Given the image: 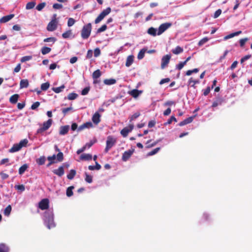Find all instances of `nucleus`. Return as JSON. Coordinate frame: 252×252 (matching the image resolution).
Here are the masks:
<instances>
[{
  "label": "nucleus",
  "mask_w": 252,
  "mask_h": 252,
  "mask_svg": "<svg viewBox=\"0 0 252 252\" xmlns=\"http://www.w3.org/2000/svg\"><path fill=\"white\" fill-rule=\"evenodd\" d=\"M43 217L44 223L49 229L55 226L54 215L52 211L50 210L45 211Z\"/></svg>",
  "instance_id": "nucleus-1"
},
{
  "label": "nucleus",
  "mask_w": 252,
  "mask_h": 252,
  "mask_svg": "<svg viewBox=\"0 0 252 252\" xmlns=\"http://www.w3.org/2000/svg\"><path fill=\"white\" fill-rule=\"evenodd\" d=\"M92 29V24L90 23L84 25L81 32V37L84 39H88L90 36Z\"/></svg>",
  "instance_id": "nucleus-2"
},
{
  "label": "nucleus",
  "mask_w": 252,
  "mask_h": 252,
  "mask_svg": "<svg viewBox=\"0 0 252 252\" xmlns=\"http://www.w3.org/2000/svg\"><path fill=\"white\" fill-rule=\"evenodd\" d=\"M111 9L109 7L103 10L95 19L94 21L95 24L99 23L101 21H102L104 19V18L106 16L108 15L111 12Z\"/></svg>",
  "instance_id": "nucleus-3"
},
{
  "label": "nucleus",
  "mask_w": 252,
  "mask_h": 252,
  "mask_svg": "<svg viewBox=\"0 0 252 252\" xmlns=\"http://www.w3.org/2000/svg\"><path fill=\"white\" fill-rule=\"evenodd\" d=\"M53 120L51 119L43 123L42 126L38 128L37 130V133H42L44 131L47 130L51 126Z\"/></svg>",
  "instance_id": "nucleus-4"
},
{
  "label": "nucleus",
  "mask_w": 252,
  "mask_h": 252,
  "mask_svg": "<svg viewBox=\"0 0 252 252\" xmlns=\"http://www.w3.org/2000/svg\"><path fill=\"white\" fill-rule=\"evenodd\" d=\"M116 140L111 136L107 137L106 140V146L105 149V152L107 153L109 150L115 144Z\"/></svg>",
  "instance_id": "nucleus-5"
},
{
  "label": "nucleus",
  "mask_w": 252,
  "mask_h": 252,
  "mask_svg": "<svg viewBox=\"0 0 252 252\" xmlns=\"http://www.w3.org/2000/svg\"><path fill=\"white\" fill-rule=\"evenodd\" d=\"M172 26L171 23H164L161 24L158 27L157 34L158 35L161 34L166 30Z\"/></svg>",
  "instance_id": "nucleus-6"
},
{
  "label": "nucleus",
  "mask_w": 252,
  "mask_h": 252,
  "mask_svg": "<svg viewBox=\"0 0 252 252\" xmlns=\"http://www.w3.org/2000/svg\"><path fill=\"white\" fill-rule=\"evenodd\" d=\"M49 206V201L47 198L43 199L38 203V208L42 210L48 209Z\"/></svg>",
  "instance_id": "nucleus-7"
},
{
  "label": "nucleus",
  "mask_w": 252,
  "mask_h": 252,
  "mask_svg": "<svg viewBox=\"0 0 252 252\" xmlns=\"http://www.w3.org/2000/svg\"><path fill=\"white\" fill-rule=\"evenodd\" d=\"M133 127V124H129L128 126L124 127L121 131V134L123 137H126L127 136L128 133L132 130Z\"/></svg>",
  "instance_id": "nucleus-8"
},
{
  "label": "nucleus",
  "mask_w": 252,
  "mask_h": 252,
  "mask_svg": "<svg viewBox=\"0 0 252 252\" xmlns=\"http://www.w3.org/2000/svg\"><path fill=\"white\" fill-rule=\"evenodd\" d=\"M58 25V21H51L47 26V30L49 32H53L56 30Z\"/></svg>",
  "instance_id": "nucleus-9"
},
{
  "label": "nucleus",
  "mask_w": 252,
  "mask_h": 252,
  "mask_svg": "<svg viewBox=\"0 0 252 252\" xmlns=\"http://www.w3.org/2000/svg\"><path fill=\"white\" fill-rule=\"evenodd\" d=\"M171 58V56L170 55H166L163 56L161 59V67L163 69L169 63L170 60Z\"/></svg>",
  "instance_id": "nucleus-10"
},
{
  "label": "nucleus",
  "mask_w": 252,
  "mask_h": 252,
  "mask_svg": "<svg viewBox=\"0 0 252 252\" xmlns=\"http://www.w3.org/2000/svg\"><path fill=\"white\" fill-rule=\"evenodd\" d=\"M134 152V150H129L128 151H125L122 156V160L124 161H126L129 158L131 157L133 153Z\"/></svg>",
  "instance_id": "nucleus-11"
},
{
  "label": "nucleus",
  "mask_w": 252,
  "mask_h": 252,
  "mask_svg": "<svg viewBox=\"0 0 252 252\" xmlns=\"http://www.w3.org/2000/svg\"><path fill=\"white\" fill-rule=\"evenodd\" d=\"M100 115L98 112H96L92 117V121L93 123L97 125L100 122Z\"/></svg>",
  "instance_id": "nucleus-12"
},
{
  "label": "nucleus",
  "mask_w": 252,
  "mask_h": 252,
  "mask_svg": "<svg viewBox=\"0 0 252 252\" xmlns=\"http://www.w3.org/2000/svg\"><path fill=\"white\" fill-rule=\"evenodd\" d=\"M53 172L59 177L62 176L64 173L63 166H60L58 169L53 170Z\"/></svg>",
  "instance_id": "nucleus-13"
},
{
  "label": "nucleus",
  "mask_w": 252,
  "mask_h": 252,
  "mask_svg": "<svg viewBox=\"0 0 252 252\" xmlns=\"http://www.w3.org/2000/svg\"><path fill=\"white\" fill-rule=\"evenodd\" d=\"M194 116H191L189 117L186 119H185L184 121L181 122L179 124V126H185L186 125H187L188 124H189L191 123L194 119Z\"/></svg>",
  "instance_id": "nucleus-14"
},
{
  "label": "nucleus",
  "mask_w": 252,
  "mask_h": 252,
  "mask_svg": "<svg viewBox=\"0 0 252 252\" xmlns=\"http://www.w3.org/2000/svg\"><path fill=\"white\" fill-rule=\"evenodd\" d=\"M14 17V14H9L5 16L2 17L0 19V23H5L9 20H10L12 18Z\"/></svg>",
  "instance_id": "nucleus-15"
},
{
  "label": "nucleus",
  "mask_w": 252,
  "mask_h": 252,
  "mask_svg": "<svg viewBox=\"0 0 252 252\" xmlns=\"http://www.w3.org/2000/svg\"><path fill=\"white\" fill-rule=\"evenodd\" d=\"M69 129V126H62L60 127L59 134L60 135H65L68 132Z\"/></svg>",
  "instance_id": "nucleus-16"
},
{
  "label": "nucleus",
  "mask_w": 252,
  "mask_h": 252,
  "mask_svg": "<svg viewBox=\"0 0 252 252\" xmlns=\"http://www.w3.org/2000/svg\"><path fill=\"white\" fill-rule=\"evenodd\" d=\"M19 95L18 94H14L11 96L9 98V101L12 104H15L17 102Z\"/></svg>",
  "instance_id": "nucleus-17"
},
{
  "label": "nucleus",
  "mask_w": 252,
  "mask_h": 252,
  "mask_svg": "<svg viewBox=\"0 0 252 252\" xmlns=\"http://www.w3.org/2000/svg\"><path fill=\"white\" fill-rule=\"evenodd\" d=\"M21 148L18 143L15 144L13 146L9 149V151L10 153H14L20 150Z\"/></svg>",
  "instance_id": "nucleus-18"
},
{
  "label": "nucleus",
  "mask_w": 252,
  "mask_h": 252,
  "mask_svg": "<svg viewBox=\"0 0 252 252\" xmlns=\"http://www.w3.org/2000/svg\"><path fill=\"white\" fill-rule=\"evenodd\" d=\"M80 159L83 160H90L92 159V155L90 154H83L81 155Z\"/></svg>",
  "instance_id": "nucleus-19"
},
{
  "label": "nucleus",
  "mask_w": 252,
  "mask_h": 252,
  "mask_svg": "<svg viewBox=\"0 0 252 252\" xmlns=\"http://www.w3.org/2000/svg\"><path fill=\"white\" fill-rule=\"evenodd\" d=\"M161 141V139H159L158 140H157L156 141L153 142L152 144H149L150 142L151 141V140H149L147 141L146 144L147 145L146 147V148L149 149L155 146H156L158 142H160Z\"/></svg>",
  "instance_id": "nucleus-20"
},
{
  "label": "nucleus",
  "mask_w": 252,
  "mask_h": 252,
  "mask_svg": "<svg viewBox=\"0 0 252 252\" xmlns=\"http://www.w3.org/2000/svg\"><path fill=\"white\" fill-rule=\"evenodd\" d=\"M29 85V81L27 79H22L20 83V88H27Z\"/></svg>",
  "instance_id": "nucleus-21"
},
{
  "label": "nucleus",
  "mask_w": 252,
  "mask_h": 252,
  "mask_svg": "<svg viewBox=\"0 0 252 252\" xmlns=\"http://www.w3.org/2000/svg\"><path fill=\"white\" fill-rule=\"evenodd\" d=\"M0 252H9V248L5 244L0 243Z\"/></svg>",
  "instance_id": "nucleus-22"
},
{
  "label": "nucleus",
  "mask_w": 252,
  "mask_h": 252,
  "mask_svg": "<svg viewBox=\"0 0 252 252\" xmlns=\"http://www.w3.org/2000/svg\"><path fill=\"white\" fill-rule=\"evenodd\" d=\"M142 93L141 91L133 89L129 92V94L134 98H136Z\"/></svg>",
  "instance_id": "nucleus-23"
},
{
  "label": "nucleus",
  "mask_w": 252,
  "mask_h": 252,
  "mask_svg": "<svg viewBox=\"0 0 252 252\" xmlns=\"http://www.w3.org/2000/svg\"><path fill=\"white\" fill-rule=\"evenodd\" d=\"M134 57L132 55H130L127 57L126 63V66L127 67L130 66L133 62Z\"/></svg>",
  "instance_id": "nucleus-24"
},
{
  "label": "nucleus",
  "mask_w": 252,
  "mask_h": 252,
  "mask_svg": "<svg viewBox=\"0 0 252 252\" xmlns=\"http://www.w3.org/2000/svg\"><path fill=\"white\" fill-rule=\"evenodd\" d=\"M183 49L179 46L176 47L175 49L172 50V52L175 55H178L183 52Z\"/></svg>",
  "instance_id": "nucleus-25"
},
{
  "label": "nucleus",
  "mask_w": 252,
  "mask_h": 252,
  "mask_svg": "<svg viewBox=\"0 0 252 252\" xmlns=\"http://www.w3.org/2000/svg\"><path fill=\"white\" fill-rule=\"evenodd\" d=\"M104 83L106 85H111L115 84L116 83V80L115 79H106L103 81Z\"/></svg>",
  "instance_id": "nucleus-26"
},
{
  "label": "nucleus",
  "mask_w": 252,
  "mask_h": 252,
  "mask_svg": "<svg viewBox=\"0 0 252 252\" xmlns=\"http://www.w3.org/2000/svg\"><path fill=\"white\" fill-rule=\"evenodd\" d=\"M76 174V170L74 169H71L70 170L69 173L67 175V178L69 180H72L74 178V176Z\"/></svg>",
  "instance_id": "nucleus-27"
},
{
  "label": "nucleus",
  "mask_w": 252,
  "mask_h": 252,
  "mask_svg": "<svg viewBox=\"0 0 252 252\" xmlns=\"http://www.w3.org/2000/svg\"><path fill=\"white\" fill-rule=\"evenodd\" d=\"M101 75V71L99 69H97L94 71L93 73V78L94 79H97L100 77Z\"/></svg>",
  "instance_id": "nucleus-28"
},
{
  "label": "nucleus",
  "mask_w": 252,
  "mask_h": 252,
  "mask_svg": "<svg viewBox=\"0 0 252 252\" xmlns=\"http://www.w3.org/2000/svg\"><path fill=\"white\" fill-rule=\"evenodd\" d=\"M28 166L27 164H25L21 166L19 169V174L22 175L25 171L27 169Z\"/></svg>",
  "instance_id": "nucleus-29"
},
{
  "label": "nucleus",
  "mask_w": 252,
  "mask_h": 252,
  "mask_svg": "<svg viewBox=\"0 0 252 252\" xmlns=\"http://www.w3.org/2000/svg\"><path fill=\"white\" fill-rule=\"evenodd\" d=\"M51 51V49L49 47L44 46L41 48V52L43 55H46L50 53Z\"/></svg>",
  "instance_id": "nucleus-30"
},
{
  "label": "nucleus",
  "mask_w": 252,
  "mask_h": 252,
  "mask_svg": "<svg viewBox=\"0 0 252 252\" xmlns=\"http://www.w3.org/2000/svg\"><path fill=\"white\" fill-rule=\"evenodd\" d=\"M46 158L44 156H41L36 160L38 164L41 165L45 163Z\"/></svg>",
  "instance_id": "nucleus-31"
},
{
  "label": "nucleus",
  "mask_w": 252,
  "mask_h": 252,
  "mask_svg": "<svg viewBox=\"0 0 252 252\" xmlns=\"http://www.w3.org/2000/svg\"><path fill=\"white\" fill-rule=\"evenodd\" d=\"M12 208L10 205H8L4 210V215L5 216H8L11 211Z\"/></svg>",
  "instance_id": "nucleus-32"
},
{
  "label": "nucleus",
  "mask_w": 252,
  "mask_h": 252,
  "mask_svg": "<svg viewBox=\"0 0 252 252\" xmlns=\"http://www.w3.org/2000/svg\"><path fill=\"white\" fill-rule=\"evenodd\" d=\"M156 31L157 30L156 29L153 27H151L148 30L147 32L148 34L155 36L157 34Z\"/></svg>",
  "instance_id": "nucleus-33"
},
{
  "label": "nucleus",
  "mask_w": 252,
  "mask_h": 252,
  "mask_svg": "<svg viewBox=\"0 0 252 252\" xmlns=\"http://www.w3.org/2000/svg\"><path fill=\"white\" fill-rule=\"evenodd\" d=\"M242 33V31H238L237 32H233V33H232L231 34H229V35H227V36H226L224 38L225 39H228V38H232L235 36H236V35H238L239 34H240V33Z\"/></svg>",
  "instance_id": "nucleus-34"
},
{
  "label": "nucleus",
  "mask_w": 252,
  "mask_h": 252,
  "mask_svg": "<svg viewBox=\"0 0 252 252\" xmlns=\"http://www.w3.org/2000/svg\"><path fill=\"white\" fill-rule=\"evenodd\" d=\"M35 4L36 2L35 1L29 2L26 4V8L27 9H31L35 6Z\"/></svg>",
  "instance_id": "nucleus-35"
},
{
  "label": "nucleus",
  "mask_w": 252,
  "mask_h": 252,
  "mask_svg": "<svg viewBox=\"0 0 252 252\" xmlns=\"http://www.w3.org/2000/svg\"><path fill=\"white\" fill-rule=\"evenodd\" d=\"M145 52H146L145 49H141L138 54V55H137L138 59H139V60L142 59L145 56Z\"/></svg>",
  "instance_id": "nucleus-36"
},
{
  "label": "nucleus",
  "mask_w": 252,
  "mask_h": 252,
  "mask_svg": "<svg viewBox=\"0 0 252 252\" xmlns=\"http://www.w3.org/2000/svg\"><path fill=\"white\" fill-rule=\"evenodd\" d=\"M85 180L88 183H91L93 182V177L91 175H89L87 172H85Z\"/></svg>",
  "instance_id": "nucleus-37"
},
{
  "label": "nucleus",
  "mask_w": 252,
  "mask_h": 252,
  "mask_svg": "<svg viewBox=\"0 0 252 252\" xmlns=\"http://www.w3.org/2000/svg\"><path fill=\"white\" fill-rule=\"evenodd\" d=\"M65 88V86L64 85H62L59 87L57 88H53V91L56 93H59L63 91V90Z\"/></svg>",
  "instance_id": "nucleus-38"
},
{
  "label": "nucleus",
  "mask_w": 252,
  "mask_h": 252,
  "mask_svg": "<svg viewBox=\"0 0 252 252\" xmlns=\"http://www.w3.org/2000/svg\"><path fill=\"white\" fill-rule=\"evenodd\" d=\"M50 87V83L49 82H46L43 83L41 85V89L42 91H45L48 89Z\"/></svg>",
  "instance_id": "nucleus-39"
},
{
  "label": "nucleus",
  "mask_w": 252,
  "mask_h": 252,
  "mask_svg": "<svg viewBox=\"0 0 252 252\" xmlns=\"http://www.w3.org/2000/svg\"><path fill=\"white\" fill-rule=\"evenodd\" d=\"M72 33L71 30L67 31L62 34V37L65 39L69 38Z\"/></svg>",
  "instance_id": "nucleus-40"
},
{
  "label": "nucleus",
  "mask_w": 252,
  "mask_h": 252,
  "mask_svg": "<svg viewBox=\"0 0 252 252\" xmlns=\"http://www.w3.org/2000/svg\"><path fill=\"white\" fill-rule=\"evenodd\" d=\"M74 189L73 186H70L68 187L66 189V195L68 197H70L73 195V191L72 189Z\"/></svg>",
  "instance_id": "nucleus-41"
},
{
  "label": "nucleus",
  "mask_w": 252,
  "mask_h": 252,
  "mask_svg": "<svg viewBox=\"0 0 252 252\" xmlns=\"http://www.w3.org/2000/svg\"><path fill=\"white\" fill-rule=\"evenodd\" d=\"M78 95L77 94L72 93L68 94L67 96V98L69 100H74L76 99L78 97Z\"/></svg>",
  "instance_id": "nucleus-42"
},
{
  "label": "nucleus",
  "mask_w": 252,
  "mask_h": 252,
  "mask_svg": "<svg viewBox=\"0 0 252 252\" xmlns=\"http://www.w3.org/2000/svg\"><path fill=\"white\" fill-rule=\"evenodd\" d=\"M63 160V154L62 152H59L57 155V160L61 162Z\"/></svg>",
  "instance_id": "nucleus-43"
},
{
  "label": "nucleus",
  "mask_w": 252,
  "mask_h": 252,
  "mask_svg": "<svg viewBox=\"0 0 252 252\" xmlns=\"http://www.w3.org/2000/svg\"><path fill=\"white\" fill-rule=\"evenodd\" d=\"M46 2H42V3H40L39 4H38L36 7V9L38 10V11H41L44 7L45 6H46Z\"/></svg>",
  "instance_id": "nucleus-44"
},
{
  "label": "nucleus",
  "mask_w": 252,
  "mask_h": 252,
  "mask_svg": "<svg viewBox=\"0 0 252 252\" xmlns=\"http://www.w3.org/2000/svg\"><path fill=\"white\" fill-rule=\"evenodd\" d=\"M28 143V140L27 139H24L18 143L20 146V148H22L23 147H26L27 144Z\"/></svg>",
  "instance_id": "nucleus-45"
},
{
  "label": "nucleus",
  "mask_w": 252,
  "mask_h": 252,
  "mask_svg": "<svg viewBox=\"0 0 252 252\" xmlns=\"http://www.w3.org/2000/svg\"><path fill=\"white\" fill-rule=\"evenodd\" d=\"M160 148H159V147L156 148V149H154L152 151L149 152L148 153L147 155L148 156H151L154 155L156 154L160 150Z\"/></svg>",
  "instance_id": "nucleus-46"
},
{
  "label": "nucleus",
  "mask_w": 252,
  "mask_h": 252,
  "mask_svg": "<svg viewBox=\"0 0 252 252\" xmlns=\"http://www.w3.org/2000/svg\"><path fill=\"white\" fill-rule=\"evenodd\" d=\"M140 115V113L139 112H137L135 113L133 115H132L130 117L129 122L130 123L134 120L137 119Z\"/></svg>",
  "instance_id": "nucleus-47"
},
{
  "label": "nucleus",
  "mask_w": 252,
  "mask_h": 252,
  "mask_svg": "<svg viewBox=\"0 0 252 252\" xmlns=\"http://www.w3.org/2000/svg\"><path fill=\"white\" fill-rule=\"evenodd\" d=\"M199 83V81L198 80L194 79L192 77L189 78L188 81L189 85H191V84L196 85L197 84Z\"/></svg>",
  "instance_id": "nucleus-48"
},
{
  "label": "nucleus",
  "mask_w": 252,
  "mask_h": 252,
  "mask_svg": "<svg viewBox=\"0 0 252 252\" xmlns=\"http://www.w3.org/2000/svg\"><path fill=\"white\" fill-rule=\"evenodd\" d=\"M57 40V39L54 37H50L48 38H45L43 40V41L45 42H52L53 43H54Z\"/></svg>",
  "instance_id": "nucleus-49"
},
{
  "label": "nucleus",
  "mask_w": 252,
  "mask_h": 252,
  "mask_svg": "<svg viewBox=\"0 0 252 252\" xmlns=\"http://www.w3.org/2000/svg\"><path fill=\"white\" fill-rule=\"evenodd\" d=\"M107 29V26H106V25H103L100 28H98L96 32H97V33H99L103 32L105 31H106Z\"/></svg>",
  "instance_id": "nucleus-50"
},
{
  "label": "nucleus",
  "mask_w": 252,
  "mask_h": 252,
  "mask_svg": "<svg viewBox=\"0 0 252 252\" xmlns=\"http://www.w3.org/2000/svg\"><path fill=\"white\" fill-rule=\"evenodd\" d=\"M15 188L18 190H20L21 191H24L25 189V186L23 185H18L15 186Z\"/></svg>",
  "instance_id": "nucleus-51"
},
{
  "label": "nucleus",
  "mask_w": 252,
  "mask_h": 252,
  "mask_svg": "<svg viewBox=\"0 0 252 252\" xmlns=\"http://www.w3.org/2000/svg\"><path fill=\"white\" fill-rule=\"evenodd\" d=\"M32 59V56H24V57H23L21 59V62L22 63H24V62H27V61H30V60H31Z\"/></svg>",
  "instance_id": "nucleus-52"
},
{
  "label": "nucleus",
  "mask_w": 252,
  "mask_h": 252,
  "mask_svg": "<svg viewBox=\"0 0 252 252\" xmlns=\"http://www.w3.org/2000/svg\"><path fill=\"white\" fill-rule=\"evenodd\" d=\"M75 23V20L72 18H69L67 21V26L68 27H71Z\"/></svg>",
  "instance_id": "nucleus-53"
},
{
  "label": "nucleus",
  "mask_w": 252,
  "mask_h": 252,
  "mask_svg": "<svg viewBox=\"0 0 252 252\" xmlns=\"http://www.w3.org/2000/svg\"><path fill=\"white\" fill-rule=\"evenodd\" d=\"M90 88L89 87H87L82 90L81 92V94L83 95H85L87 94L90 91Z\"/></svg>",
  "instance_id": "nucleus-54"
},
{
  "label": "nucleus",
  "mask_w": 252,
  "mask_h": 252,
  "mask_svg": "<svg viewBox=\"0 0 252 252\" xmlns=\"http://www.w3.org/2000/svg\"><path fill=\"white\" fill-rule=\"evenodd\" d=\"M40 105V102H38V101H36L34 103H33L32 106H31V108L32 109V110H35L36 109L37 107H39V106Z\"/></svg>",
  "instance_id": "nucleus-55"
},
{
  "label": "nucleus",
  "mask_w": 252,
  "mask_h": 252,
  "mask_svg": "<svg viewBox=\"0 0 252 252\" xmlns=\"http://www.w3.org/2000/svg\"><path fill=\"white\" fill-rule=\"evenodd\" d=\"M208 41V38L207 37H204L201 39L199 42H198V45L201 46L205 44L206 42H207Z\"/></svg>",
  "instance_id": "nucleus-56"
},
{
  "label": "nucleus",
  "mask_w": 252,
  "mask_h": 252,
  "mask_svg": "<svg viewBox=\"0 0 252 252\" xmlns=\"http://www.w3.org/2000/svg\"><path fill=\"white\" fill-rule=\"evenodd\" d=\"M248 40V38H245L241 39L239 41L240 45L241 47H243L245 44L246 42Z\"/></svg>",
  "instance_id": "nucleus-57"
},
{
  "label": "nucleus",
  "mask_w": 252,
  "mask_h": 252,
  "mask_svg": "<svg viewBox=\"0 0 252 252\" xmlns=\"http://www.w3.org/2000/svg\"><path fill=\"white\" fill-rule=\"evenodd\" d=\"M72 109V108L71 107L63 108L62 109V112L63 115L65 116L68 111L71 110Z\"/></svg>",
  "instance_id": "nucleus-58"
},
{
  "label": "nucleus",
  "mask_w": 252,
  "mask_h": 252,
  "mask_svg": "<svg viewBox=\"0 0 252 252\" xmlns=\"http://www.w3.org/2000/svg\"><path fill=\"white\" fill-rule=\"evenodd\" d=\"M63 7V5L60 3H54L53 5V7L55 9H59L62 8Z\"/></svg>",
  "instance_id": "nucleus-59"
},
{
  "label": "nucleus",
  "mask_w": 252,
  "mask_h": 252,
  "mask_svg": "<svg viewBox=\"0 0 252 252\" xmlns=\"http://www.w3.org/2000/svg\"><path fill=\"white\" fill-rule=\"evenodd\" d=\"M172 121L177 122L176 118L174 116H172L170 117V118L167 121V122L165 124H170Z\"/></svg>",
  "instance_id": "nucleus-60"
},
{
  "label": "nucleus",
  "mask_w": 252,
  "mask_h": 252,
  "mask_svg": "<svg viewBox=\"0 0 252 252\" xmlns=\"http://www.w3.org/2000/svg\"><path fill=\"white\" fill-rule=\"evenodd\" d=\"M251 57V55H247L244 56V57L241 58V59L240 60L241 63H244L245 61L249 60Z\"/></svg>",
  "instance_id": "nucleus-61"
},
{
  "label": "nucleus",
  "mask_w": 252,
  "mask_h": 252,
  "mask_svg": "<svg viewBox=\"0 0 252 252\" xmlns=\"http://www.w3.org/2000/svg\"><path fill=\"white\" fill-rule=\"evenodd\" d=\"M0 175L2 180H5L9 177L8 175L4 173L3 172H0Z\"/></svg>",
  "instance_id": "nucleus-62"
},
{
  "label": "nucleus",
  "mask_w": 252,
  "mask_h": 252,
  "mask_svg": "<svg viewBox=\"0 0 252 252\" xmlns=\"http://www.w3.org/2000/svg\"><path fill=\"white\" fill-rule=\"evenodd\" d=\"M221 13V10L220 9H218L214 13V18H218Z\"/></svg>",
  "instance_id": "nucleus-63"
},
{
  "label": "nucleus",
  "mask_w": 252,
  "mask_h": 252,
  "mask_svg": "<svg viewBox=\"0 0 252 252\" xmlns=\"http://www.w3.org/2000/svg\"><path fill=\"white\" fill-rule=\"evenodd\" d=\"M83 124H84V126H85V128H89L92 127L93 126V124L90 122H87Z\"/></svg>",
  "instance_id": "nucleus-64"
}]
</instances>
